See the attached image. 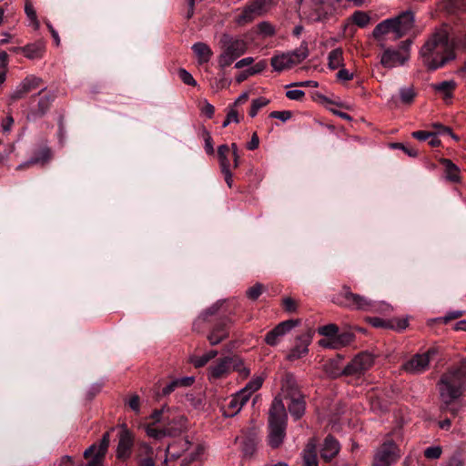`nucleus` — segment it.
Listing matches in <instances>:
<instances>
[{"label": "nucleus", "mask_w": 466, "mask_h": 466, "mask_svg": "<svg viewBox=\"0 0 466 466\" xmlns=\"http://www.w3.org/2000/svg\"><path fill=\"white\" fill-rule=\"evenodd\" d=\"M420 55L423 65L430 70H436L453 59V48L447 32L441 29L433 33L422 46Z\"/></svg>", "instance_id": "nucleus-1"}, {"label": "nucleus", "mask_w": 466, "mask_h": 466, "mask_svg": "<svg viewBox=\"0 0 466 466\" xmlns=\"http://www.w3.org/2000/svg\"><path fill=\"white\" fill-rule=\"evenodd\" d=\"M441 400L449 406L459 399L466 389V367L460 366L443 373L438 383Z\"/></svg>", "instance_id": "nucleus-2"}, {"label": "nucleus", "mask_w": 466, "mask_h": 466, "mask_svg": "<svg viewBox=\"0 0 466 466\" xmlns=\"http://www.w3.org/2000/svg\"><path fill=\"white\" fill-rule=\"evenodd\" d=\"M287 412L280 398H275L268 412V445L279 448L286 436Z\"/></svg>", "instance_id": "nucleus-3"}, {"label": "nucleus", "mask_w": 466, "mask_h": 466, "mask_svg": "<svg viewBox=\"0 0 466 466\" xmlns=\"http://www.w3.org/2000/svg\"><path fill=\"white\" fill-rule=\"evenodd\" d=\"M414 25V14L404 11L393 18L386 19L378 24L374 30L375 38H381L383 35H390V39H399L406 35Z\"/></svg>", "instance_id": "nucleus-4"}, {"label": "nucleus", "mask_w": 466, "mask_h": 466, "mask_svg": "<svg viewBox=\"0 0 466 466\" xmlns=\"http://www.w3.org/2000/svg\"><path fill=\"white\" fill-rule=\"evenodd\" d=\"M338 303L350 309L370 312H382L390 309L388 304L373 301L364 296L353 293L347 286H344L341 292L338 295Z\"/></svg>", "instance_id": "nucleus-5"}, {"label": "nucleus", "mask_w": 466, "mask_h": 466, "mask_svg": "<svg viewBox=\"0 0 466 466\" xmlns=\"http://www.w3.org/2000/svg\"><path fill=\"white\" fill-rule=\"evenodd\" d=\"M221 53L218 57V66L222 69L229 66L236 59L247 51V42L241 38H235L224 34L220 38Z\"/></svg>", "instance_id": "nucleus-6"}, {"label": "nucleus", "mask_w": 466, "mask_h": 466, "mask_svg": "<svg viewBox=\"0 0 466 466\" xmlns=\"http://www.w3.org/2000/svg\"><path fill=\"white\" fill-rule=\"evenodd\" d=\"M56 95L43 87L36 96L31 97L32 106L29 108L26 118L35 121L43 117L50 109Z\"/></svg>", "instance_id": "nucleus-7"}, {"label": "nucleus", "mask_w": 466, "mask_h": 466, "mask_svg": "<svg viewBox=\"0 0 466 466\" xmlns=\"http://www.w3.org/2000/svg\"><path fill=\"white\" fill-rule=\"evenodd\" d=\"M410 40H406L401 42L398 49H386L380 56L381 65L389 69L403 66L410 58Z\"/></svg>", "instance_id": "nucleus-8"}, {"label": "nucleus", "mask_w": 466, "mask_h": 466, "mask_svg": "<svg viewBox=\"0 0 466 466\" xmlns=\"http://www.w3.org/2000/svg\"><path fill=\"white\" fill-rule=\"evenodd\" d=\"M235 357L226 356L219 358L207 370V378L210 382L227 378L233 371Z\"/></svg>", "instance_id": "nucleus-9"}, {"label": "nucleus", "mask_w": 466, "mask_h": 466, "mask_svg": "<svg viewBox=\"0 0 466 466\" xmlns=\"http://www.w3.org/2000/svg\"><path fill=\"white\" fill-rule=\"evenodd\" d=\"M374 363V357L369 352L358 354L350 362H349L342 373L346 376L360 377L369 370Z\"/></svg>", "instance_id": "nucleus-10"}, {"label": "nucleus", "mask_w": 466, "mask_h": 466, "mask_svg": "<svg viewBox=\"0 0 466 466\" xmlns=\"http://www.w3.org/2000/svg\"><path fill=\"white\" fill-rule=\"evenodd\" d=\"M135 446V434L126 423L118 424V460H127L132 456Z\"/></svg>", "instance_id": "nucleus-11"}, {"label": "nucleus", "mask_w": 466, "mask_h": 466, "mask_svg": "<svg viewBox=\"0 0 466 466\" xmlns=\"http://www.w3.org/2000/svg\"><path fill=\"white\" fill-rule=\"evenodd\" d=\"M437 350L429 349L422 354H415L410 360L402 365L403 370L411 374H420L428 370L431 359L436 355Z\"/></svg>", "instance_id": "nucleus-12"}, {"label": "nucleus", "mask_w": 466, "mask_h": 466, "mask_svg": "<svg viewBox=\"0 0 466 466\" xmlns=\"http://www.w3.org/2000/svg\"><path fill=\"white\" fill-rule=\"evenodd\" d=\"M271 0H252L250 1L238 15L236 21L238 25H245L253 21L257 16L266 12Z\"/></svg>", "instance_id": "nucleus-13"}, {"label": "nucleus", "mask_w": 466, "mask_h": 466, "mask_svg": "<svg viewBox=\"0 0 466 466\" xmlns=\"http://www.w3.org/2000/svg\"><path fill=\"white\" fill-rule=\"evenodd\" d=\"M109 444V432H106L98 444L94 443L84 452L86 459H91L86 466H101Z\"/></svg>", "instance_id": "nucleus-14"}, {"label": "nucleus", "mask_w": 466, "mask_h": 466, "mask_svg": "<svg viewBox=\"0 0 466 466\" xmlns=\"http://www.w3.org/2000/svg\"><path fill=\"white\" fill-rule=\"evenodd\" d=\"M397 459V446L393 441H386L375 453L372 466H391Z\"/></svg>", "instance_id": "nucleus-15"}, {"label": "nucleus", "mask_w": 466, "mask_h": 466, "mask_svg": "<svg viewBox=\"0 0 466 466\" xmlns=\"http://www.w3.org/2000/svg\"><path fill=\"white\" fill-rule=\"evenodd\" d=\"M299 319H288L279 323L274 329L265 336V342L269 346H276L281 339L288 334L292 329L299 326Z\"/></svg>", "instance_id": "nucleus-16"}, {"label": "nucleus", "mask_w": 466, "mask_h": 466, "mask_svg": "<svg viewBox=\"0 0 466 466\" xmlns=\"http://www.w3.org/2000/svg\"><path fill=\"white\" fill-rule=\"evenodd\" d=\"M248 400L245 391L238 390L227 399L221 406L223 415L225 417L236 416Z\"/></svg>", "instance_id": "nucleus-17"}, {"label": "nucleus", "mask_w": 466, "mask_h": 466, "mask_svg": "<svg viewBox=\"0 0 466 466\" xmlns=\"http://www.w3.org/2000/svg\"><path fill=\"white\" fill-rule=\"evenodd\" d=\"M313 332L308 330L307 332L296 338L295 345L289 352L287 359L290 361L301 359L309 352V346L312 341Z\"/></svg>", "instance_id": "nucleus-18"}, {"label": "nucleus", "mask_w": 466, "mask_h": 466, "mask_svg": "<svg viewBox=\"0 0 466 466\" xmlns=\"http://www.w3.org/2000/svg\"><path fill=\"white\" fill-rule=\"evenodd\" d=\"M42 78L35 76H26L10 94V99L16 101L23 98L26 94L39 88L42 85Z\"/></svg>", "instance_id": "nucleus-19"}, {"label": "nucleus", "mask_w": 466, "mask_h": 466, "mask_svg": "<svg viewBox=\"0 0 466 466\" xmlns=\"http://www.w3.org/2000/svg\"><path fill=\"white\" fill-rule=\"evenodd\" d=\"M228 337V319L227 318L219 319L213 326L207 339L211 346H215L225 340Z\"/></svg>", "instance_id": "nucleus-20"}, {"label": "nucleus", "mask_w": 466, "mask_h": 466, "mask_svg": "<svg viewBox=\"0 0 466 466\" xmlns=\"http://www.w3.org/2000/svg\"><path fill=\"white\" fill-rule=\"evenodd\" d=\"M299 395H302V393L299 389L297 380L293 374H285L281 381V393L276 398H280L283 401V400H288L289 398H298Z\"/></svg>", "instance_id": "nucleus-21"}, {"label": "nucleus", "mask_w": 466, "mask_h": 466, "mask_svg": "<svg viewBox=\"0 0 466 466\" xmlns=\"http://www.w3.org/2000/svg\"><path fill=\"white\" fill-rule=\"evenodd\" d=\"M339 441L331 435H328L320 449V456L326 461H329L339 453Z\"/></svg>", "instance_id": "nucleus-22"}, {"label": "nucleus", "mask_w": 466, "mask_h": 466, "mask_svg": "<svg viewBox=\"0 0 466 466\" xmlns=\"http://www.w3.org/2000/svg\"><path fill=\"white\" fill-rule=\"evenodd\" d=\"M317 441L312 438L306 444L302 451L301 466H318Z\"/></svg>", "instance_id": "nucleus-23"}, {"label": "nucleus", "mask_w": 466, "mask_h": 466, "mask_svg": "<svg viewBox=\"0 0 466 466\" xmlns=\"http://www.w3.org/2000/svg\"><path fill=\"white\" fill-rule=\"evenodd\" d=\"M191 442L187 438H183L170 443L167 450V455L171 459H178L182 453L189 449Z\"/></svg>", "instance_id": "nucleus-24"}, {"label": "nucleus", "mask_w": 466, "mask_h": 466, "mask_svg": "<svg viewBox=\"0 0 466 466\" xmlns=\"http://www.w3.org/2000/svg\"><path fill=\"white\" fill-rule=\"evenodd\" d=\"M170 419L166 421V428L172 431L171 437L179 434L186 427L187 419L183 415H178L169 410Z\"/></svg>", "instance_id": "nucleus-25"}, {"label": "nucleus", "mask_w": 466, "mask_h": 466, "mask_svg": "<svg viewBox=\"0 0 466 466\" xmlns=\"http://www.w3.org/2000/svg\"><path fill=\"white\" fill-rule=\"evenodd\" d=\"M220 305L215 303L206 310H204L194 321L193 329L197 332H202L204 329V324L209 321V318L218 313Z\"/></svg>", "instance_id": "nucleus-26"}, {"label": "nucleus", "mask_w": 466, "mask_h": 466, "mask_svg": "<svg viewBox=\"0 0 466 466\" xmlns=\"http://www.w3.org/2000/svg\"><path fill=\"white\" fill-rule=\"evenodd\" d=\"M287 400H289L288 409L290 415L295 420L300 419L303 416L306 410V402L304 400V396L299 395L298 396V398H289Z\"/></svg>", "instance_id": "nucleus-27"}, {"label": "nucleus", "mask_w": 466, "mask_h": 466, "mask_svg": "<svg viewBox=\"0 0 466 466\" xmlns=\"http://www.w3.org/2000/svg\"><path fill=\"white\" fill-rule=\"evenodd\" d=\"M22 51L25 57L29 59L41 58L45 53V44L41 41L28 44L24 47H18L15 49Z\"/></svg>", "instance_id": "nucleus-28"}, {"label": "nucleus", "mask_w": 466, "mask_h": 466, "mask_svg": "<svg viewBox=\"0 0 466 466\" xmlns=\"http://www.w3.org/2000/svg\"><path fill=\"white\" fill-rule=\"evenodd\" d=\"M194 382V377H182L171 380L164 388H162L160 395L167 396L179 387H189Z\"/></svg>", "instance_id": "nucleus-29"}, {"label": "nucleus", "mask_w": 466, "mask_h": 466, "mask_svg": "<svg viewBox=\"0 0 466 466\" xmlns=\"http://www.w3.org/2000/svg\"><path fill=\"white\" fill-rule=\"evenodd\" d=\"M354 339V335L350 332L337 333L336 337L329 343L324 339L319 340V345L323 347H331L337 349L339 347H344L350 344Z\"/></svg>", "instance_id": "nucleus-30"}, {"label": "nucleus", "mask_w": 466, "mask_h": 466, "mask_svg": "<svg viewBox=\"0 0 466 466\" xmlns=\"http://www.w3.org/2000/svg\"><path fill=\"white\" fill-rule=\"evenodd\" d=\"M441 164L444 167L445 177L447 180L458 183L461 180V170L451 159L448 158H441Z\"/></svg>", "instance_id": "nucleus-31"}, {"label": "nucleus", "mask_w": 466, "mask_h": 466, "mask_svg": "<svg viewBox=\"0 0 466 466\" xmlns=\"http://www.w3.org/2000/svg\"><path fill=\"white\" fill-rule=\"evenodd\" d=\"M432 87L435 91L442 95L443 99L449 102L453 96V90L456 87V83L453 80H445L437 84H433Z\"/></svg>", "instance_id": "nucleus-32"}, {"label": "nucleus", "mask_w": 466, "mask_h": 466, "mask_svg": "<svg viewBox=\"0 0 466 466\" xmlns=\"http://www.w3.org/2000/svg\"><path fill=\"white\" fill-rule=\"evenodd\" d=\"M192 50L196 54L199 64L208 63L212 56L210 47L202 42H198L192 46Z\"/></svg>", "instance_id": "nucleus-33"}, {"label": "nucleus", "mask_w": 466, "mask_h": 466, "mask_svg": "<svg viewBox=\"0 0 466 466\" xmlns=\"http://www.w3.org/2000/svg\"><path fill=\"white\" fill-rule=\"evenodd\" d=\"M218 350H210L201 356H191L189 358V361L195 368H202L206 366L211 360L215 359L218 356Z\"/></svg>", "instance_id": "nucleus-34"}, {"label": "nucleus", "mask_w": 466, "mask_h": 466, "mask_svg": "<svg viewBox=\"0 0 466 466\" xmlns=\"http://www.w3.org/2000/svg\"><path fill=\"white\" fill-rule=\"evenodd\" d=\"M50 157H51L50 150L48 148H44L36 156L31 157L28 161H26L23 164H20L17 167V169L20 170L25 167H28L32 165H35V164H39V163L45 164L50 159Z\"/></svg>", "instance_id": "nucleus-35"}, {"label": "nucleus", "mask_w": 466, "mask_h": 466, "mask_svg": "<svg viewBox=\"0 0 466 466\" xmlns=\"http://www.w3.org/2000/svg\"><path fill=\"white\" fill-rule=\"evenodd\" d=\"M271 66L274 70L281 72L293 66V64L287 53L275 56L271 58Z\"/></svg>", "instance_id": "nucleus-36"}, {"label": "nucleus", "mask_w": 466, "mask_h": 466, "mask_svg": "<svg viewBox=\"0 0 466 466\" xmlns=\"http://www.w3.org/2000/svg\"><path fill=\"white\" fill-rule=\"evenodd\" d=\"M287 54L290 58L293 66L298 65L305 60L309 56L308 44L303 42L296 50Z\"/></svg>", "instance_id": "nucleus-37"}, {"label": "nucleus", "mask_w": 466, "mask_h": 466, "mask_svg": "<svg viewBox=\"0 0 466 466\" xmlns=\"http://www.w3.org/2000/svg\"><path fill=\"white\" fill-rule=\"evenodd\" d=\"M146 433L148 437L156 439V440H161L164 437H171L172 431L170 430L167 429L166 426H163L162 428L158 429L154 427L153 424H147L146 426Z\"/></svg>", "instance_id": "nucleus-38"}, {"label": "nucleus", "mask_w": 466, "mask_h": 466, "mask_svg": "<svg viewBox=\"0 0 466 466\" xmlns=\"http://www.w3.org/2000/svg\"><path fill=\"white\" fill-rule=\"evenodd\" d=\"M328 65L330 69H337L343 66V51L341 48H335L329 52Z\"/></svg>", "instance_id": "nucleus-39"}, {"label": "nucleus", "mask_w": 466, "mask_h": 466, "mask_svg": "<svg viewBox=\"0 0 466 466\" xmlns=\"http://www.w3.org/2000/svg\"><path fill=\"white\" fill-rule=\"evenodd\" d=\"M230 148L228 145L224 144L218 147V157L219 161L220 170L230 169V162L228 159Z\"/></svg>", "instance_id": "nucleus-40"}, {"label": "nucleus", "mask_w": 466, "mask_h": 466, "mask_svg": "<svg viewBox=\"0 0 466 466\" xmlns=\"http://www.w3.org/2000/svg\"><path fill=\"white\" fill-rule=\"evenodd\" d=\"M263 380L264 379L260 376L254 377L247 383L243 389L240 390V391H245L247 398L249 400L252 393L261 388Z\"/></svg>", "instance_id": "nucleus-41"}, {"label": "nucleus", "mask_w": 466, "mask_h": 466, "mask_svg": "<svg viewBox=\"0 0 466 466\" xmlns=\"http://www.w3.org/2000/svg\"><path fill=\"white\" fill-rule=\"evenodd\" d=\"M169 410V408L164 406L160 410H155L150 417L154 420V423L159 422L162 423L163 426H166V421L170 419Z\"/></svg>", "instance_id": "nucleus-42"}, {"label": "nucleus", "mask_w": 466, "mask_h": 466, "mask_svg": "<svg viewBox=\"0 0 466 466\" xmlns=\"http://www.w3.org/2000/svg\"><path fill=\"white\" fill-rule=\"evenodd\" d=\"M25 13L28 19L32 22L35 28L39 27V21L37 19L36 12L31 0L25 1Z\"/></svg>", "instance_id": "nucleus-43"}, {"label": "nucleus", "mask_w": 466, "mask_h": 466, "mask_svg": "<svg viewBox=\"0 0 466 466\" xmlns=\"http://www.w3.org/2000/svg\"><path fill=\"white\" fill-rule=\"evenodd\" d=\"M350 20L352 23H354L358 26L365 27L370 22V16L365 12L356 11L350 16Z\"/></svg>", "instance_id": "nucleus-44"}, {"label": "nucleus", "mask_w": 466, "mask_h": 466, "mask_svg": "<svg viewBox=\"0 0 466 466\" xmlns=\"http://www.w3.org/2000/svg\"><path fill=\"white\" fill-rule=\"evenodd\" d=\"M319 334L328 337L333 340V339L336 337L337 333L339 332V328L335 324H328L322 327H319L318 329Z\"/></svg>", "instance_id": "nucleus-45"}, {"label": "nucleus", "mask_w": 466, "mask_h": 466, "mask_svg": "<svg viewBox=\"0 0 466 466\" xmlns=\"http://www.w3.org/2000/svg\"><path fill=\"white\" fill-rule=\"evenodd\" d=\"M269 103V100L265 97H258L252 101L251 107L249 110V116L254 117L257 116L259 109L266 106Z\"/></svg>", "instance_id": "nucleus-46"}, {"label": "nucleus", "mask_w": 466, "mask_h": 466, "mask_svg": "<svg viewBox=\"0 0 466 466\" xmlns=\"http://www.w3.org/2000/svg\"><path fill=\"white\" fill-rule=\"evenodd\" d=\"M235 360L233 365V370L237 371L242 378H248L250 374V370L247 368L243 360L238 356H234Z\"/></svg>", "instance_id": "nucleus-47"}, {"label": "nucleus", "mask_w": 466, "mask_h": 466, "mask_svg": "<svg viewBox=\"0 0 466 466\" xmlns=\"http://www.w3.org/2000/svg\"><path fill=\"white\" fill-rule=\"evenodd\" d=\"M400 96L402 103L410 104L415 97L414 89L412 87H402L400 89Z\"/></svg>", "instance_id": "nucleus-48"}, {"label": "nucleus", "mask_w": 466, "mask_h": 466, "mask_svg": "<svg viewBox=\"0 0 466 466\" xmlns=\"http://www.w3.org/2000/svg\"><path fill=\"white\" fill-rule=\"evenodd\" d=\"M446 8L450 12L466 11V0H448Z\"/></svg>", "instance_id": "nucleus-49"}, {"label": "nucleus", "mask_w": 466, "mask_h": 466, "mask_svg": "<svg viewBox=\"0 0 466 466\" xmlns=\"http://www.w3.org/2000/svg\"><path fill=\"white\" fill-rule=\"evenodd\" d=\"M256 441L252 438H246L242 441V451L245 455L250 456L252 455L256 451Z\"/></svg>", "instance_id": "nucleus-50"}, {"label": "nucleus", "mask_w": 466, "mask_h": 466, "mask_svg": "<svg viewBox=\"0 0 466 466\" xmlns=\"http://www.w3.org/2000/svg\"><path fill=\"white\" fill-rule=\"evenodd\" d=\"M442 449L441 446H431L425 449L424 456L429 460H437L441 456Z\"/></svg>", "instance_id": "nucleus-51"}, {"label": "nucleus", "mask_w": 466, "mask_h": 466, "mask_svg": "<svg viewBox=\"0 0 466 466\" xmlns=\"http://www.w3.org/2000/svg\"><path fill=\"white\" fill-rule=\"evenodd\" d=\"M368 321L374 328H384V329H393L394 328V325H392L390 321H387V320L378 318V317L369 318Z\"/></svg>", "instance_id": "nucleus-52"}, {"label": "nucleus", "mask_w": 466, "mask_h": 466, "mask_svg": "<svg viewBox=\"0 0 466 466\" xmlns=\"http://www.w3.org/2000/svg\"><path fill=\"white\" fill-rule=\"evenodd\" d=\"M263 289V285L260 283H257L247 290V296L248 299L256 300L262 294Z\"/></svg>", "instance_id": "nucleus-53"}, {"label": "nucleus", "mask_w": 466, "mask_h": 466, "mask_svg": "<svg viewBox=\"0 0 466 466\" xmlns=\"http://www.w3.org/2000/svg\"><path fill=\"white\" fill-rule=\"evenodd\" d=\"M177 74H178L179 78L181 79V81L184 84H186L187 86H195L197 85V82L194 79V77L192 76V75L189 72H187L186 69L180 68L178 70Z\"/></svg>", "instance_id": "nucleus-54"}, {"label": "nucleus", "mask_w": 466, "mask_h": 466, "mask_svg": "<svg viewBox=\"0 0 466 466\" xmlns=\"http://www.w3.org/2000/svg\"><path fill=\"white\" fill-rule=\"evenodd\" d=\"M203 137L205 141L204 148L206 153L208 155H213L215 151L213 147V139L210 133L206 129H203Z\"/></svg>", "instance_id": "nucleus-55"}, {"label": "nucleus", "mask_w": 466, "mask_h": 466, "mask_svg": "<svg viewBox=\"0 0 466 466\" xmlns=\"http://www.w3.org/2000/svg\"><path fill=\"white\" fill-rule=\"evenodd\" d=\"M258 32L264 36H271L275 34L274 26L268 22H261L258 25Z\"/></svg>", "instance_id": "nucleus-56"}, {"label": "nucleus", "mask_w": 466, "mask_h": 466, "mask_svg": "<svg viewBox=\"0 0 466 466\" xmlns=\"http://www.w3.org/2000/svg\"><path fill=\"white\" fill-rule=\"evenodd\" d=\"M232 122H234V123H238L239 122V117H238V111L236 109H234L233 107L229 108V110H228V112L227 114V117H226L225 121L222 124V127H228Z\"/></svg>", "instance_id": "nucleus-57"}, {"label": "nucleus", "mask_w": 466, "mask_h": 466, "mask_svg": "<svg viewBox=\"0 0 466 466\" xmlns=\"http://www.w3.org/2000/svg\"><path fill=\"white\" fill-rule=\"evenodd\" d=\"M446 466H464V461L461 452L455 451L450 458Z\"/></svg>", "instance_id": "nucleus-58"}, {"label": "nucleus", "mask_w": 466, "mask_h": 466, "mask_svg": "<svg viewBox=\"0 0 466 466\" xmlns=\"http://www.w3.org/2000/svg\"><path fill=\"white\" fill-rule=\"evenodd\" d=\"M291 116H292V113L290 111H288V110H284V111H272L269 114V117L279 119L282 122L288 121L289 119L291 118Z\"/></svg>", "instance_id": "nucleus-59"}, {"label": "nucleus", "mask_w": 466, "mask_h": 466, "mask_svg": "<svg viewBox=\"0 0 466 466\" xmlns=\"http://www.w3.org/2000/svg\"><path fill=\"white\" fill-rule=\"evenodd\" d=\"M282 305L284 309L289 313L295 312L298 308L297 302L289 297L283 299Z\"/></svg>", "instance_id": "nucleus-60"}, {"label": "nucleus", "mask_w": 466, "mask_h": 466, "mask_svg": "<svg viewBox=\"0 0 466 466\" xmlns=\"http://www.w3.org/2000/svg\"><path fill=\"white\" fill-rule=\"evenodd\" d=\"M305 96V92L301 89H291L286 92V96L290 100H301Z\"/></svg>", "instance_id": "nucleus-61"}, {"label": "nucleus", "mask_w": 466, "mask_h": 466, "mask_svg": "<svg viewBox=\"0 0 466 466\" xmlns=\"http://www.w3.org/2000/svg\"><path fill=\"white\" fill-rule=\"evenodd\" d=\"M392 147L394 148L401 149L404 153L412 157H417L418 155V151L415 148L407 147L401 143H395L392 145Z\"/></svg>", "instance_id": "nucleus-62"}, {"label": "nucleus", "mask_w": 466, "mask_h": 466, "mask_svg": "<svg viewBox=\"0 0 466 466\" xmlns=\"http://www.w3.org/2000/svg\"><path fill=\"white\" fill-rule=\"evenodd\" d=\"M434 127L438 129V131L436 132L437 135H450L453 139H459V137L455 134H453L450 127H444L441 124H436L434 125Z\"/></svg>", "instance_id": "nucleus-63"}, {"label": "nucleus", "mask_w": 466, "mask_h": 466, "mask_svg": "<svg viewBox=\"0 0 466 466\" xmlns=\"http://www.w3.org/2000/svg\"><path fill=\"white\" fill-rule=\"evenodd\" d=\"M267 67L266 60H260L256 63L253 66L248 68L251 76L261 73Z\"/></svg>", "instance_id": "nucleus-64"}]
</instances>
